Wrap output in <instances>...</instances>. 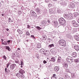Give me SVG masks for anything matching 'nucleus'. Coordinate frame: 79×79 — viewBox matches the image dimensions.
<instances>
[{
  "instance_id": "obj_23",
  "label": "nucleus",
  "mask_w": 79,
  "mask_h": 79,
  "mask_svg": "<svg viewBox=\"0 0 79 79\" xmlns=\"http://www.w3.org/2000/svg\"><path fill=\"white\" fill-rule=\"evenodd\" d=\"M47 23V21H45V20L43 21L42 22L43 25L45 26V24Z\"/></svg>"
},
{
  "instance_id": "obj_40",
  "label": "nucleus",
  "mask_w": 79,
  "mask_h": 79,
  "mask_svg": "<svg viewBox=\"0 0 79 79\" xmlns=\"http://www.w3.org/2000/svg\"><path fill=\"white\" fill-rule=\"evenodd\" d=\"M26 33L27 35H28V36L30 35L29 32L27 31L26 32Z\"/></svg>"
},
{
  "instance_id": "obj_33",
  "label": "nucleus",
  "mask_w": 79,
  "mask_h": 79,
  "mask_svg": "<svg viewBox=\"0 0 79 79\" xmlns=\"http://www.w3.org/2000/svg\"><path fill=\"white\" fill-rule=\"evenodd\" d=\"M37 29H38L39 30H40V29H41V28H40V27H38L37 26L36 27H35Z\"/></svg>"
},
{
  "instance_id": "obj_36",
  "label": "nucleus",
  "mask_w": 79,
  "mask_h": 79,
  "mask_svg": "<svg viewBox=\"0 0 79 79\" xmlns=\"http://www.w3.org/2000/svg\"><path fill=\"white\" fill-rule=\"evenodd\" d=\"M64 20V19L63 18H61L59 20V21H63Z\"/></svg>"
},
{
  "instance_id": "obj_8",
  "label": "nucleus",
  "mask_w": 79,
  "mask_h": 79,
  "mask_svg": "<svg viewBox=\"0 0 79 79\" xmlns=\"http://www.w3.org/2000/svg\"><path fill=\"white\" fill-rule=\"evenodd\" d=\"M50 51L51 52V53L53 54L54 55H56V52L55 51V49L54 48H52L51 49Z\"/></svg>"
},
{
  "instance_id": "obj_50",
  "label": "nucleus",
  "mask_w": 79,
  "mask_h": 79,
  "mask_svg": "<svg viewBox=\"0 0 79 79\" xmlns=\"http://www.w3.org/2000/svg\"><path fill=\"white\" fill-rule=\"evenodd\" d=\"M47 22L48 23H50V21L49 20H47Z\"/></svg>"
},
{
  "instance_id": "obj_53",
  "label": "nucleus",
  "mask_w": 79,
  "mask_h": 79,
  "mask_svg": "<svg viewBox=\"0 0 79 79\" xmlns=\"http://www.w3.org/2000/svg\"><path fill=\"white\" fill-rule=\"evenodd\" d=\"M2 16H4V14H2Z\"/></svg>"
},
{
  "instance_id": "obj_63",
  "label": "nucleus",
  "mask_w": 79,
  "mask_h": 79,
  "mask_svg": "<svg viewBox=\"0 0 79 79\" xmlns=\"http://www.w3.org/2000/svg\"><path fill=\"white\" fill-rule=\"evenodd\" d=\"M78 30L79 31V30Z\"/></svg>"
},
{
  "instance_id": "obj_61",
  "label": "nucleus",
  "mask_w": 79,
  "mask_h": 79,
  "mask_svg": "<svg viewBox=\"0 0 79 79\" xmlns=\"http://www.w3.org/2000/svg\"><path fill=\"white\" fill-rule=\"evenodd\" d=\"M78 67H79V64L78 65Z\"/></svg>"
},
{
  "instance_id": "obj_26",
  "label": "nucleus",
  "mask_w": 79,
  "mask_h": 79,
  "mask_svg": "<svg viewBox=\"0 0 79 79\" xmlns=\"http://www.w3.org/2000/svg\"><path fill=\"white\" fill-rule=\"evenodd\" d=\"M17 31L18 32L19 34L21 35L23 34V32L19 30H18Z\"/></svg>"
},
{
  "instance_id": "obj_16",
  "label": "nucleus",
  "mask_w": 79,
  "mask_h": 79,
  "mask_svg": "<svg viewBox=\"0 0 79 79\" xmlns=\"http://www.w3.org/2000/svg\"><path fill=\"white\" fill-rule=\"evenodd\" d=\"M74 48L77 51H78L79 50V47L77 45H75L74 46Z\"/></svg>"
},
{
  "instance_id": "obj_29",
  "label": "nucleus",
  "mask_w": 79,
  "mask_h": 79,
  "mask_svg": "<svg viewBox=\"0 0 79 79\" xmlns=\"http://www.w3.org/2000/svg\"><path fill=\"white\" fill-rule=\"evenodd\" d=\"M5 48H6V49H7L9 51H10V47H9V46H6L5 47Z\"/></svg>"
},
{
  "instance_id": "obj_18",
  "label": "nucleus",
  "mask_w": 79,
  "mask_h": 79,
  "mask_svg": "<svg viewBox=\"0 0 79 79\" xmlns=\"http://www.w3.org/2000/svg\"><path fill=\"white\" fill-rule=\"evenodd\" d=\"M35 11L38 13H40V10L39 8H36Z\"/></svg>"
},
{
  "instance_id": "obj_24",
  "label": "nucleus",
  "mask_w": 79,
  "mask_h": 79,
  "mask_svg": "<svg viewBox=\"0 0 79 79\" xmlns=\"http://www.w3.org/2000/svg\"><path fill=\"white\" fill-rule=\"evenodd\" d=\"M2 45H7V43H6V41H4V42H2Z\"/></svg>"
},
{
  "instance_id": "obj_6",
  "label": "nucleus",
  "mask_w": 79,
  "mask_h": 79,
  "mask_svg": "<svg viewBox=\"0 0 79 79\" xmlns=\"http://www.w3.org/2000/svg\"><path fill=\"white\" fill-rule=\"evenodd\" d=\"M66 23V22L65 21V20H61L60 21H59V23L60 24L62 25H64V24H65V23Z\"/></svg>"
},
{
  "instance_id": "obj_17",
  "label": "nucleus",
  "mask_w": 79,
  "mask_h": 79,
  "mask_svg": "<svg viewBox=\"0 0 79 79\" xmlns=\"http://www.w3.org/2000/svg\"><path fill=\"white\" fill-rule=\"evenodd\" d=\"M19 72L21 74H23V73H25V72L24 70H22V69H20Z\"/></svg>"
},
{
  "instance_id": "obj_52",
  "label": "nucleus",
  "mask_w": 79,
  "mask_h": 79,
  "mask_svg": "<svg viewBox=\"0 0 79 79\" xmlns=\"http://www.w3.org/2000/svg\"><path fill=\"white\" fill-rule=\"evenodd\" d=\"M7 69L6 68H5V71L6 72L7 71Z\"/></svg>"
},
{
  "instance_id": "obj_32",
  "label": "nucleus",
  "mask_w": 79,
  "mask_h": 79,
  "mask_svg": "<svg viewBox=\"0 0 79 79\" xmlns=\"http://www.w3.org/2000/svg\"><path fill=\"white\" fill-rule=\"evenodd\" d=\"M32 15L34 17H36L37 16V15L35 12L33 13V14Z\"/></svg>"
},
{
  "instance_id": "obj_51",
  "label": "nucleus",
  "mask_w": 79,
  "mask_h": 79,
  "mask_svg": "<svg viewBox=\"0 0 79 79\" xmlns=\"http://www.w3.org/2000/svg\"><path fill=\"white\" fill-rule=\"evenodd\" d=\"M30 27V25H27V28H29V27Z\"/></svg>"
},
{
  "instance_id": "obj_47",
  "label": "nucleus",
  "mask_w": 79,
  "mask_h": 79,
  "mask_svg": "<svg viewBox=\"0 0 79 79\" xmlns=\"http://www.w3.org/2000/svg\"><path fill=\"white\" fill-rule=\"evenodd\" d=\"M23 64V61H21V65H22Z\"/></svg>"
},
{
  "instance_id": "obj_44",
  "label": "nucleus",
  "mask_w": 79,
  "mask_h": 79,
  "mask_svg": "<svg viewBox=\"0 0 79 79\" xmlns=\"http://www.w3.org/2000/svg\"><path fill=\"white\" fill-rule=\"evenodd\" d=\"M10 40H9L7 41V42L8 44H10L9 43L10 42Z\"/></svg>"
},
{
  "instance_id": "obj_4",
  "label": "nucleus",
  "mask_w": 79,
  "mask_h": 79,
  "mask_svg": "<svg viewBox=\"0 0 79 79\" xmlns=\"http://www.w3.org/2000/svg\"><path fill=\"white\" fill-rule=\"evenodd\" d=\"M16 76L18 77H21L24 78L25 77L24 75L23 74L21 73H18L16 74Z\"/></svg>"
},
{
  "instance_id": "obj_1",
  "label": "nucleus",
  "mask_w": 79,
  "mask_h": 79,
  "mask_svg": "<svg viewBox=\"0 0 79 79\" xmlns=\"http://www.w3.org/2000/svg\"><path fill=\"white\" fill-rule=\"evenodd\" d=\"M59 43L60 45L64 47H65L66 46V41L64 40H60L59 41Z\"/></svg>"
},
{
  "instance_id": "obj_20",
  "label": "nucleus",
  "mask_w": 79,
  "mask_h": 79,
  "mask_svg": "<svg viewBox=\"0 0 79 79\" xmlns=\"http://www.w3.org/2000/svg\"><path fill=\"white\" fill-rule=\"evenodd\" d=\"M45 52V50L44 49H41L40 50V52L42 53V54H44V52Z\"/></svg>"
},
{
  "instance_id": "obj_5",
  "label": "nucleus",
  "mask_w": 79,
  "mask_h": 79,
  "mask_svg": "<svg viewBox=\"0 0 79 79\" xmlns=\"http://www.w3.org/2000/svg\"><path fill=\"white\" fill-rule=\"evenodd\" d=\"M15 67H16V64H13L11 65H10V70H13L15 68Z\"/></svg>"
},
{
  "instance_id": "obj_41",
  "label": "nucleus",
  "mask_w": 79,
  "mask_h": 79,
  "mask_svg": "<svg viewBox=\"0 0 79 79\" xmlns=\"http://www.w3.org/2000/svg\"><path fill=\"white\" fill-rule=\"evenodd\" d=\"M52 6V5L51 3L48 4V6Z\"/></svg>"
},
{
  "instance_id": "obj_10",
  "label": "nucleus",
  "mask_w": 79,
  "mask_h": 79,
  "mask_svg": "<svg viewBox=\"0 0 79 79\" xmlns=\"http://www.w3.org/2000/svg\"><path fill=\"white\" fill-rule=\"evenodd\" d=\"M75 4L72 3L71 4L70 6V8H73L75 7Z\"/></svg>"
},
{
  "instance_id": "obj_25",
  "label": "nucleus",
  "mask_w": 79,
  "mask_h": 79,
  "mask_svg": "<svg viewBox=\"0 0 79 79\" xmlns=\"http://www.w3.org/2000/svg\"><path fill=\"white\" fill-rule=\"evenodd\" d=\"M51 61L54 62L55 61V57H52L51 58Z\"/></svg>"
},
{
  "instance_id": "obj_15",
  "label": "nucleus",
  "mask_w": 79,
  "mask_h": 79,
  "mask_svg": "<svg viewBox=\"0 0 79 79\" xmlns=\"http://www.w3.org/2000/svg\"><path fill=\"white\" fill-rule=\"evenodd\" d=\"M67 37L69 39H71L73 38L72 36L70 34H68L67 35Z\"/></svg>"
},
{
  "instance_id": "obj_38",
  "label": "nucleus",
  "mask_w": 79,
  "mask_h": 79,
  "mask_svg": "<svg viewBox=\"0 0 79 79\" xmlns=\"http://www.w3.org/2000/svg\"><path fill=\"white\" fill-rule=\"evenodd\" d=\"M65 77H66V79H68V78H69V77L68 75H65Z\"/></svg>"
},
{
  "instance_id": "obj_14",
  "label": "nucleus",
  "mask_w": 79,
  "mask_h": 79,
  "mask_svg": "<svg viewBox=\"0 0 79 79\" xmlns=\"http://www.w3.org/2000/svg\"><path fill=\"white\" fill-rule=\"evenodd\" d=\"M70 15L69 14H65L64 15V17L65 18H69L70 17Z\"/></svg>"
},
{
  "instance_id": "obj_12",
  "label": "nucleus",
  "mask_w": 79,
  "mask_h": 79,
  "mask_svg": "<svg viewBox=\"0 0 79 79\" xmlns=\"http://www.w3.org/2000/svg\"><path fill=\"white\" fill-rule=\"evenodd\" d=\"M57 76L55 74H53V76L51 77L52 79H56Z\"/></svg>"
},
{
  "instance_id": "obj_22",
  "label": "nucleus",
  "mask_w": 79,
  "mask_h": 79,
  "mask_svg": "<svg viewBox=\"0 0 79 79\" xmlns=\"http://www.w3.org/2000/svg\"><path fill=\"white\" fill-rule=\"evenodd\" d=\"M44 54L46 56H48L49 55V54L48 52H45L44 53Z\"/></svg>"
},
{
  "instance_id": "obj_13",
  "label": "nucleus",
  "mask_w": 79,
  "mask_h": 79,
  "mask_svg": "<svg viewBox=\"0 0 79 79\" xmlns=\"http://www.w3.org/2000/svg\"><path fill=\"white\" fill-rule=\"evenodd\" d=\"M74 37V38L77 41L79 40V38L78 36H77V35H75Z\"/></svg>"
},
{
  "instance_id": "obj_59",
  "label": "nucleus",
  "mask_w": 79,
  "mask_h": 79,
  "mask_svg": "<svg viewBox=\"0 0 79 79\" xmlns=\"http://www.w3.org/2000/svg\"><path fill=\"white\" fill-rule=\"evenodd\" d=\"M2 43L3 42V39H2Z\"/></svg>"
},
{
  "instance_id": "obj_46",
  "label": "nucleus",
  "mask_w": 79,
  "mask_h": 79,
  "mask_svg": "<svg viewBox=\"0 0 79 79\" xmlns=\"http://www.w3.org/2000/svg\"><path fill=\"white\" fill-rule=\"evenodd\" d=\"M31 37H32V38H34L35 39L34 35H31Z\"/></svg>"
},
{
  "instance_id": "obj_28",
  "label": "nucleus",
  "mask_w": 79,
  "mask_h": 79,
  "mask_svg": "<svg viewBox=\"0 0 79 79\" xmlns=\"http://www.w3.org/2000/svg\"><path fill=\"white\" fill-rule=\"evenodd\" d=\"M71 75L73 77H75V74L74 73H71Z\"/></svg>"
},
{
  "instance_id": "obj_34",
  "label": "nucleus",
  "mask_w": 79,
  "mask_h": 79,
  "mask_svg": "<svg viewBox=\"0 0 79 79\" xmlns=\"http://www.w3.org/2000/svg\"><path fill=\"white\" fill-rule=\"evenodd\" d=\"M75 62L76 63H78L79 62V61H78V59H76L75 60H74Z\"/></svg>"
},
{
  "instance_id": "obj_37",
  "label": "nucleus",
  "mask_w": 79,
  "mask_h": 79,
  "mask_svg": "<svg viewBox=\"0 0 79 79\" xmlns=\"http://www.w3.org/2000/svg\"><path fill=\"white\" fill-rule=\"evenodd\" d=\"M2 57L4 59H5L6 60L7 58L6 57V56L5 55L3 56Z\"/></svg>"
},
{
  "instance_id": "obj_39",
  "label": "nucleus",
  "mask_w": 79,
  "mask_h": 79,
  "mask_svg": "<svg viewBox=\"0 0 79 79\" xmlns=\"http://www.w3.org/2000/svg\"><path fill=\"white\" fill-rule=\"evenodd\" d=\"M10 63H9H9H8V64H7V65H6V67L7 68H8L10 64Z\"/></svg>"
},
{
  "instance_id": "obj_45",
  "label": "nucleus",
  "mask_w": 79,
  "mask_h": 79,
  "mask_svg": "<svg viewBox=\"0 0 79 79\" xmlns=\"http://www.w3.org/2000/svg\"><path fill=\"white\" fill-rule=\"evenodd\" d=\"M54 24L56 26V25L57 24V23L56 22V21H55L54 22Z\"/></svg>"
},
{
  "instance_id": "obj_58",
  "label": "nucleus",
  "mask_w": 79,
  "mask_h": 79,
  "mask_svg": "<svg viewBox=\"0 0 79 79\" xmlns=\"http://www.w3.org/2000/svg\"><path fill=\"white\" fill-rule=\"evenodd\" d=\"M18 50H20V48H18Z\"/></svg>"
},
{
  "instance_id": "obj_9",
  "label": "nucleus",
  "mask_w": 79,
  "mask_h": 79,
  "mask_svg": "<svg viewBox=\"0 0 79 79\" xmlns=\"http://www.w3.org/2000/svg\"><path fill=\"white\" fill-rule=\"evenodd\" d=\"M63 67L64 68H67L68 67L67 63H64L63 64Z\"/></svg>"
},
{
  "instance_id": "obj_42",
  "label": "nucleus",
  "mask_w": 79,
  "mask_h": 79,
  "mask_svg": "<svg viewBox=\"0 0 79 79\" xmlns=\"http://www.w3.org/2000/svg\"><path fill=\"white\" fill-rule=\"evenodd\" d=\"M18 13L19 15H20L22 14L21 11H18Z\"/></svg>"
},
{
  "instance_id": "obj_35",
  "label": "nucleus",
  "mask_w": 79,
  "mask_h": 79,
  "mask_svg": "<svg viewBox=\"0 0 79 79\" xmlns=\"http://www.w3.org/2000/svg\"><path fill=\"white\" fill-rule=\"evenodd\" d=\"M65 72L67 73H69V70L68 69H66L65 70Z\"/></svg>"
},
{
  "instance_id": "obj_49",
  "label": "nucleus",
  "mask_w": 79,
  "mask_h": 79,
  "mask_svg": "<svg viewBox=\"0 0 79 79\" xmlns=\"http://www.w3.org/2000/svg\"><path fill=\"white\" fill-rule=\"evenodd\" d=\"M36 58L38 59H39V58H40L39 56H36Z\"/></svg>"
},
{
  "instance_id": "obj_62",
  "label": "nucleus",
  "mask_w": 79,
  "mask_h": 79,
  "mask_svg": "<svg viewBox=\"0 0 79 79\" xmlns=\"http://www.w3.org/2000/svg\"><path fill=\"white\" fill-rule=\"evenodd\" d=\"M59 59H58V60H59Z\"/></svg>"
},
{
  "instance_id": "obj_3",
  "label": "nucleus",
  "mask_w": 79,
  "mask_h": 79,
  "mask_svg": "<svg viewBox=\"0 0 79 79\" xmlns=\"http://www.w3.org/2000/svg\"><path fill=\"white\" fill-rule=\"evenodd\" d=\"M72 23L74 27H79V24L75 20H73Z\"/></svg>"
},
{
  "instance_id": "obj_11",
  "label": "nucleus",
  "mask_w": 79,
  "mask_h": 79,
  "mask_svg": "<svg viewBox=\"0 0 79 79\" xmlns=\"http://www.w3.org/2000/svg\"><path fill=\"white\" fill-rule=\"evenodd\" d=\"M49 12L50 14H53V13L54 12L53 9H50L49 10Z\"/></svg>"
},
{
  "instance_id": "obj_27",
  "label": "nucleus",
  "mask_w": 79,
  "mask_h": 79,
  "mask_svg": "<svg viewBox=\"0 0 79 79\" xmlns=\"http://www.w3.org/2000/svg\"><path fill=\"white\" fill-rule=\"evenodd\" d=\"M53 47H54V45H53V44H50L48 46V48H52Z\"/></svg>"
},
{
  "instance_id": "obj_55",
  "label": "nucleus",
  "mask_w": 79,
  "mask_h": 79,
  "mask_svg": "<svg viewBox=\"0 0 79 79\" xmlns=\"http://www.w3.org/2000/svg\"><path fill=\"white\" fill-rule=\"evenodd\" d=\"M1 2L0 1V7H1Z\"/></svg>"
},
{
  "instance_id": "obj_43",
  "label": "nucleus",
  "mask_w": 79,
  "mask_h": 79,
  "mask_svg": "<svg viewBox=\"0 0 79 79\" xmlns=\"http://www.w3.org/2000/svg\"><path fill=\"white\" fill-rule=\"evenodd\" d=\"M47 63V61H46V60H44L43 61V63H44V64H46Z\"/></svg>"
},
{
  "instance_id": "obj_60",
  "label": "nucleus",
  "mask_w": 79,
  "mask_h": 79,
  "mask_svg": "<svg viewBox=\"0 0 79 79\" xmlns=\"http://www.w3.org/2000/svg\"><path fill=\"white\" fill-rule=\"evenodd\" d=\"M21 68H23V66L22 65L21 66Z\"/></svg>"
},
{
  "instance_id": "obj_31",
  "label": "nucleus",
  "mask_w": 79,
  "mask_h": 79,
  "mask_svg": "<svg viewBox=\"0 0 79 79\" xmlns=\"http://www.w3.org/2000/svg\"><path fill=\"white\" fill-rule=\"evenodd\" d=\"M13 22V20L11 19L10 18H9V22Z\"/></svg>"
},
{
  "instance_id": "obj_19",
  "label": "nucleus",
  "mask_w": 79,
  "mask_h": 79,
  "mask_svg": "<svg viewBox=\"0 0 79 79\" xmlns=\"http://www.w3.org/2000/svg\"><path fill=\"white\" fill-rule=\"evenodd\" d=\"M77 55V53L75 52H74L72 53L73 57H76Z\"/></svg>"
},
{
  "instance_id": "obj_48",
  "label": "nucleus",
  "mask_w": 79,
  "mask_h": 79,
  "mask_svg": "<svg viewBox=\"0 0 79 79\" xmlns=\"http://www.w3.org/2000/svg\"><path fill=\"white\" fill-rule=\"evenodd\" d=\"M6 73H9L10 72V70H7V71L6 72Z\"/></svg>"
},
{
  "instance_id": "obj_21",
  "label": "nucleus",
  "mask_w": 79,
  "mask_h": 79,
  "mask_svg": "<svg viewBox=\"0 0 79 79\" xmlns=\"http://www.w3.org/2000/svg\"><path fill=\"white\" fill-rule=\"evenodd\" d=\"M37 47L38 48H40L41 47V44H40V43L38 44L37 45Z\"/></svg>"
},
{
  "instance_id": "obj_30",
  "label": "nucleus",
  "mask_w": 79,
  "mask_h": 79,
  "mask_svg": "<svg viewBox=\"0 0 79 79\" xmlns=\"http://www.w3.org/2000/svg\"><path fill=\"white\" fill-rule=\"evenodd\" d=\"M35 12L33 10H31L30 11V14L31 15H32L34 14V13Z\"/></svg>"
},
{
  "instance_id": "obj_7",
  "label": "nucleus",
  "mask_w": 79,
  "mask_h": 79,
  "mask_svg": "<svg viewBox=\"0 0 79 79\" xmlns=\"http://www.w3.org/2000/svg\"><path fill=\"white\" fill-rule=\"evenodd\" d=\"M54 69L56 72H57L60 69V68L58 66H55L54 68Z\"/></svg>"
},
{
  "instance_id": "obj_2",
  "label": "nucleus",
  "mask_w": 79,
  "mask_h": 79,
  "mask_svg": "<svg viewBox=\"0 0 79 79\" xmlns=\"http://www.w3.org/2000/svg\"><path fill=\"white\" fill-rule=\"evenodd\" d=\"M66 60L68 63L71 64L74 61V59H72V57L69 56L67 58Z\"/></svg>"
},
{
  "instance_id": "obj_54",
  "label": "nucleus",
  "mask_w": 79,
  "mask_h": 79,
  "mask_svg": "<svg viewBox=\"0 0 79 79\" xmlns=\"http://www.w3.org/2000/svg\"><path fill=\"white\" fill-rule=\"evenodd\" d=\"M59 79H64L63 78H62V77H60Z\"/></svg>"
},
{
  "instance_id": "obj_56",
  "label": "nucleus",
  "mask_w": 79,
  "mask_h": 79,
  "mask_svg": "<svg viewBox=\"0 0 79 79\" xmlns=\"http://www.w3.org/2000/svg\"><path fill=\"white\" fill-rule=\"evenodd\" d=\"M6 30L7 31H8L9 30V29L8 28H7Z\"/></svg>"
},
{
  "instance_id": "obj_57",
  "label": "nucleus",
  "mask_w": 79,
  "mask_h": 79,
  "mask_svg": "<svg viewBox=\"0 0 79 79\" xmlns=\"http://www.w3.org/2000/svg\"><path fill=\"white\" fill-rule=\"evenodd\" d=\"M78 22L79 23V18L78 19Z\"/></svg>"
}]
</instances>
